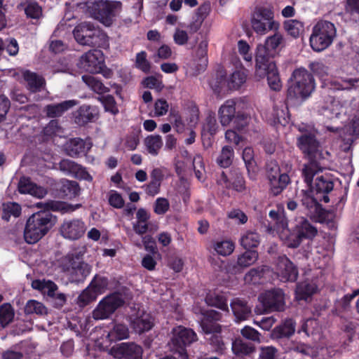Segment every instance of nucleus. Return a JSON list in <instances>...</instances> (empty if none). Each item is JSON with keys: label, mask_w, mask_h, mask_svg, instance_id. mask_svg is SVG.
<instances>
[{"label": "nucleus", "mask_w": 359, "mask_h": 359, "mask_svg": "<svg viewBox=\"0 0 359 359\" xmlns=\"http://www.w3.org/2000/svg\"><path fill=\"white\" fill-rule=\"evenodd\" d=\"M36 207L45 210L32 214L27 219L24 230L25 241L34 244L41 240L53 226L55 218L48 210L53 208L52 203H36Z\"/></svg>", "instance_id": "obj_1"}, {"label": "nucleus", "mask_w": 359, "mask_h": 359, "mask_svg": "<svg viewBox=\"0 0 359 359\" xmlns=\"http://www.w3.org/2000/svg\"><path fill=\"white\" fill-rule=\"evenodd\" d=\"M315 89L313 76L304 68L295 69L289 80L287 97L305 100Z\"/></svg>", "instance_id": "obj_2"}, {"label": "nucleus", "mask_w": 359, "mask_h": 359, "mask_svg": "<svg viewBox=\"0 0 359 359\" xmlns=\"http://www.w3.org/2000/svg\"><path fill=\"white\" fill-rule=\"evenodd\" d=\"M336 36L337 29L333 23L319 20L312 27L309 43L314 51L322 52L332 45Z\"/></svg>", "instance_id": "obj_3"}, {"label": "nucleus", "mask_w": 359, "mask_h": 359, "mask_svg": "<svg viewBox=\"0 0 359 359\" xmlns=\"http://www.w3.org/2000/svg\"><path fill=\"white\" fill-rule=\"evenodd\" d=\"M253 30L260 35H264L271 30L277 31L279 23L274 20V13L271 8L266 7L256 8L251 18Z\"/></svg>", "instance_id": "obj_4"}, {"label": "nucleus", "mask_w": 359, "mask_h": 359, "mask_svg": "<svg viewBox=\"0 0 359 359\" xmlns=\"http://www.w3.org/2000/svg\"><path fill=\"white\" fill-rule=\"evenodd\" d=\"M58 266L74 280L86 277L90 273V266L73 254H68L58 260Z\"/></svg>", "instance_id": "obj_5"}, {"label": "nucleus", "mask_w": 359, "mask_h": 359, "mask_svg": "<svg viewBox=\"0 0 359 359\" xmlns=\"http://www.w3.org/2000/svg\"><path fill=\"white\" fill-rule=\"evenodd\" d=\"M121 9V3L116 1H100L93 4L91 15L105 26H110Z\"/></svg>", "instance_id": "obj_6"}, {"label": "nucleus", "mask_w": 359, "mask_h": 359, "mask_svg": "<svg viewBox=\"0 0 359 359\" xmlns=\"http://www.w3.org/2000/svg\"><path fill=\"white\" fill-rule=\"evenodd\" d=\"M75 40L81 45L95 46L100 45L99 39H104L105 34L90 22H82L73 30Z\"/></svg>", "instance_id": "obj_7"}, {"label": "nucleus", "mask_w": 359, "mask_h": 359, "mask_svg": "<svg viewBox=\"0 0 359 359\" xmlns=\"http://www.w3.org/2000/svg\"><path fill=\"white\" fill-rule=\"evenodd\" d=\"M196 339V334L192 330L178 326L172 330V337L170 343V349L177 353L182 358L187 359L185 348Z\"/></svg>", "instance_id": "obj_8"}, {"label": "nucleus", "mask_w": 359, "mask_h": 359, "mask_svg": "<svg viewBox=\"0 0 359 359\" xmlns=\"http://www.w3.org/2000/svg\"><path fill=\"white\" fill-rule=\"evenodd\" d=\"M284 37L282 34L276 32L273 35L268 36L264 45L260 44L257 48L256 62L259 67L264 65V61H272L277 48L284 44Z\"/></svg>", "instance_id": "obj_9"}, {"label": "nucleus", "mask_w": 359, "mask_h": 359, "mask_svg": "<svg viewBox=\"0 0 359 359\" xmlns=\"http://www.w3.org/2000/svg\"><path fill=\"white\" fill-rule=\"evenodd\" d=\"M121 295L114 293L103 298L93 311V317L96 320L108 318L123 304Z\"/></svg>", "instance_id": "obj_10"}, {"label": "nucleus", "mask_w": 359, "mask_h": 359, "mask_svg": "<svg viewBox=\"0 0 359 359\" xmlns=\"http://www.w3.org/2000/svg\"><path fill=\"white\" fill-rule=\"evenodd\" d=\"M297 145L311 160L318 161L325 158L320 143L312 133H304L299 136L297 139Z\"/></svg>", "instance_id": "obj_11"}, {"label": "nucleus", "mask_w": 359, "mask_h": 359, "mask_svg": "<svg viewBox=\"0 0 359 359\" xmlns=\"http://www.w3.org/2000/svg\"><path fill=\"white\" fill-rule=\"evenodd\" d=\"M264 65L259 67L256 62L255 76L259 79L267 76L268 84L271 89L278 91L282 88V82L279 77L276 64L273 61H264Z\"/></svg>", "instance_id": "obj_12"}, {"label": "nucleus", "mask_w": 359, "mask_h": 359, "mask_svg": "<svg viewBox=\"0 0 359 359\" xmlns=\"http://www.w3.org/2000/svg\"><path fill=\"white\" fill-rule=\"evenodd\" d=\"M86 225L81 219H65L60 228L62 236L69 241L81 238L86 233Z\"/></svg>", "instance_id": "obj_13"}, {"label": "nucleus", "mask_w": 359, "mask_h": 359, "mask_svg": "<svg viewBox=\"0 0 359 359\" xmlns=\"http://www.w3.org/2000/svg\"><path fill=\"white\" fill-rule=\"evenodd\" d=\"M104 66L102 53L98 50H92L83 54L79 60V67L85 72L97 74Z\"/></svg>", "instance_id": "obj_14"}, {"label": "nucleus", "mask_w": 359, "mask_h": 359, "mask_svg": "<svg viewBox=\"0 0 359 359\" xmlns=\"http://www.w3.org/2000/svg\"><path fill=\"white\" fill-rule=\"evenodd\" d=\"M247 75L245 71L236 70L233 72L226 80L221 74L219 79L217 80L212 79L210 81V86L216 93L219 92L220 88L225 83H227V86L229 89L237 90L245 83Z\"/></svg>", "instance_id": "obj_15"}, {"label": "nucleus", "mask_w": 359, "mask_h": 359, "mask_svg": "<svg viewBox=\"0 0 359 359\" xmlns=\"http://www.w3.org/2000/svg\"><path fill=\"white\" fill-rule=\"evenodd\" d=\"M109 353L118 359H142V348L133 342L121 343L113 346Z\"/></svg>", "instance_id": "obj_16"}, {"label": "nucleus", "mask_w": 359, "mask_h": 359, "mask_svg": "<svg viewBox=\"0 0 359 359\" xmlns=\"http://www.w3.org/2000/svg\"><path fill=\"white\" fill-rule=\"evenodd\" d=\"M275 273L283 282H294L298 276L297 267L286 256H281L278 258L275 266Z\"/></svg>", "instance_id": "obj_17"}, {"label": "nucleus", "mask_w": 359, "mask_h": 359, "mask_svg": "<svg viewBox=\"0 0 359 359\" xmlns=\"http://www.w3.org/2000/svg\"><path fill=\"white\" fill-rule=\"evenodd\" d=\"M259 300L264 311H282L284 309V294L280 289H273L262 293L259 295Z\"/></svg>", "instance_id": "obj_18"}, {"label": "nucleus", "mask_w": 359, "mask_h": 359, "mask_svg": "<svg viewBox=\"0 0 359 359\" xmlns=\"http://www.w3.org/2000/svg\"><path fill=\"white\" fill-rule=\"evenodd\" d=\"M131 327L137 333L149 331L153 327L152 318L149 313L143 309L134 311L129 317Z\"/></svg>", "instance_id": "obj_19"}, {"label": "nucleus", "mask_w": 359, "mask_h": 359, "mask_svg": "<svg viewBox=\"0 0 359 359\" xmlns=\"http://www.w3.org/2000/svg\"><path fill=\"white\" fill-rule=\"evenodd\" d=\"M221 319V314L215 311L209 310L203 313L201 319V327L206 334L219 333L221 331V326L216 322Z\"/></svg>", "instance_id": "obj_20"}, {"label": "nucleus", "mask_w": 359, "mask_h": 359, "mask_svg": "<svg viewBox=\"0 0 359 359\" xmlns=\"http://www.w3.org/2000/svg\"><path fill=\"white\" fill-rule=\"evenodd\" d=\"M292 170L290 165H286L285 172L269 180L270 191L273 196L279 195L289 184L290 179L288 172Z\"/></svg>", "instance_id": "obj_21"}, {"label": "nucleus", "mask_w": 359, "mask_h": 359, "mask_svg": "<svg viewBox=\"0 0 359 359\" xmlns=\"http://www.w3.org/2000/svg\"><path fill=\"white\" fill-rule=\"evenodd\" d=\"M236 115V102L233 100H226L218 109V118L224 127L233 122Z\"/></svg>", "instance_id": "obj_22"}, {"label": "nucleus", "mask_w": 359, "mask_h": 359, "mask_svg": "<svg viewBox=\"0 0 359 359\" xmlns=\"http://www.w3.org/2000/svg\"><path fill=\"white\" fill-rule=\"evenodd\" d=\"M22 76L26 82V86L32 93L40 91L45 86V79L37 74L29 70L21 71Z\"/></svg>", "instance_id": "obj_23"}, {"label": "nucleus", "mask_w": 359, "mask_h": 359, "mask_svg": "<svg viewBox=\"0 0 359 359\" xmlns=\"http://www.w3.org/2000/svg\"><path fill=\"white\" fill-rule=\"evenodd\" d=\"M98 112L95 107L90 105H82L76 111L75 114V122L81 126L93 121L97 117Z\"/></svg>", "instance_id": "obj_24"}, {"label": "nucleus", "mask_w": 359, "mask_h": 359, "mask_svg": "<svg viewBox=\"0 0 359 359\" xmlns=\"http://www.w3.org/2000/svg\"><path fill=\"white\" fill-rule=\"evenodd\" d=\"M18 191L21 194H29L38 198H43L46 194V191L40 187H37L27 177H22L18 183Z\"/></svg>", "instance_id": "obj_25"}, {"label": "nucleus", "mask_w": 359, "mask_h": 359, "mask_svg": "<svg viewBox=\"0 0 359 359\" xmlns=\"http://www.w3.org/2000/svg\"><path fill=\"white\" fill-rule=\"evenodd\" d=\"M77 104L78 102L75 100H66L59 104L47 105L45 111L48 117L55 118L62 116L65 111Z\"/></svg>", "instance_id": "obj_26"}, {"label": "nucleus", "mask_w": 359, "mask_h": 359, "mask_svg": "<svg viewBox=\"0 0 359 359\" xmlns=\"http://www.w3.org/2000/svg\"><path fill=\"white\" fill-rule=\"evenodd\" d=\"M231 307L237 321L245 320L251 314V306L241 299H233L231 302Z\"/></svg>", "instance_id": "obj_27"}, {"label": "nucleus", "mask_w": 359, "mask_h": 359, "mask_svg": "<svg viewBox=\"0 0 359 359\" xmlns=\"http://www.w3.org/2000/svg\"><path fill=\"white\" fill-rule=\"evenodd\" d=\"M232 180V178L229 180L228 176L223 172L220 176L219 182L222 185L225 186L226 188L233 189L237 191H242L245 189V181L240 173L235 172V177L233 181Z\"/></svg>", "instance_id": "obj_28"}, {"label": "nucleus", "mask_w": 359, "mask_h": 359, "mask_svg": "<svg viewBox=\"0 0 359 359\" xmlns=\"http://www.w3.org/2000/svg\"><path fill=\"white\" fill-rule=\"evenodd\" d=\"M294 229L299 233L302 239H313L318 233L317 229L308 220L304 219H301L298 224H297Z\"/></svg>", "instance_id": "obj_29"}, {"label": "nucleus", "mask_w": 359, "mask_h": 359, "mask_svg": "<svg viewBox=\"0 0 359 359\" xmlns=\"http://www.w3.org/2000/svg\"><path fill=\"white\" fill-rule=\"evenodd\" d=\"M212 246L217 255L223 257L231 255L235 249V243L229 239L214 241Z\"/></svg>", "instance_id": "obj_30"}, {"label": "nucleus", "mask_w": 359, "mask_h": 359, "mask_svg": "<svg viewBox=\"0 0 359 359\" xmlns=\"http://www.w3.org/2000/svg\"><path fill=\"white\" fill-rule=\"evenodd\" d=\"M32 287L34 290L41 291L50 297H55L57 290V285L51 280H34L32 282Z\"/></svg>", "instance_id": "obj_31"}, {"label": "nucleus", "mask_w": 359, "mask_h": 359, "mask_svg": "<svg viewBox=\"0 0 359 359\" xmlns=\"http://www.w3.org/2000/svg\"><path fill=\"white\" fill-rule=\"evenodd\" d=\"M18 9H23L27 18L39 19L42 15L41 7L35 1H26L18 6Z\"/></svg>", "instance_id": "obj_32"}, {"label": "nucleus", "mask_w": 359, "mask_h": 359, "mask_svg": "<svg viewBox=\"0 0 359 359\" xmlns=\"http://www.w3.org/2000/svg\"><path fill=\"white\" fill-rule=\"evenodd\" d=\"M260 243V236L255 231L248 230L241 234L240 244L245 249L256 248Z\"/></svg>", "instance_id": "obj_33"}, {"label": "nucleus", "mask_w": 359, "mask_h": 359, "mask_svg": "<svg viewBox=\"0 0 359 359\" xmlns=\"http://www.w3.org/2000/svg\"><path fill=\"white\" fill-rule=\"evenodd\" d=\"M208 41L206 40H203L197 46L196 57L198 62L197 70L198 72L203 71L208 65Z\"/></svg>", "instance_id": "obj_34"}, {"label": "nucleus", "mask_w": 359, "mask_h": 359, "mask_svg": "<svg viewBox=\"0 0 359 359\" xmlns=\"http://www.w3.org/2000/svg\"><path fill=\"white\" fill-rule=\"evenodd\" d=\"M295 331V323L292 319L286 320L282 325L274 328L272 335L275 338L289 337Z\"/></svg>", "instance_id": "obj_35"}, {"label": "nucleus", "mask_w": 359, "mask_h": 359, "mask_svg": "<svg viewBox=\"0 0 359 359\" xmlns=\"http://www.w3.org/2000/svg\"><path fill=\"white\" fill-rule=\"evenodd\" d=\"M231 349L233 353L238 356L247 355L255 351L252 344L245 342L241 338H236L232 341Z\"/></svg>", "instance_id": "obj_36"}, {"label": "nucleus", "mask_w": 359, "mask_h": 359, "mask_svg": "<svg viewBox=\"0 0 359 359\" xmlns=\"http://www.w3.org/2000/svg\"><path fill=\"white\" fill-rule=\"evenodd\" d=\"M317 286L314 283L304 281L297 285L296 288V298L298 300H306L311 295L316 292Z\"/></svg>", "instance_id": "obj_37"}, {"label": "nucleus", "mask_w": 359, "mask_h": 359, "mask_svg": "<svg viewBox=\"0 0 359 359\" xmlns=\"http://www.w3.org/2000/svg\"><path fill=\"white\" fill-rule=\"evenodd\" d=\"M285 32L293 38H298L304 31V23L298 20L291 19L284 22Z\"/></svg>", "instance_id": "obj_38"}, {"label": "nucleus", "mask_w": 359, "mask_h": 359, "mask_svg": "<svg viewBox=\"0 0 359 359\" xmlns=\"http://www.w3.org/2000/svg\"><path fill=\"white\" fill-rule=\"evenodd\" d=\"M144 145L147 151L152 156L158 155L163 146L162 138L158 135H151L144 139Z\"/></svg>", "instance_id": "obj_39"}, {"label": "nucleus", "mask_w": 359, "mask_h": 359, "mask_svg": "<svg viewBox=\"0 0 359 359\" xmlns=\"http://www.w3.org/2000/svg\"><path fill=\"white\" fill-rule=\"evenodd\" d=\"M280 236L285 245L292 248H297L302 240L295 229L292 232H290L289 230H286L285 232H280Z\"/></svg>", "instance_id": "obj_40"}, {"label": "nucleus", "mask_w": 359, "mask_h": 359, "mask_svg": "<svg viewBox=\"0 0 359 359\" xmlns=\"http://www.w3.org/2000/svg\"><path fill=\"white\" fill-rule=\"evenodd\" d=\"M233 158L234 151L233 148L230 146H224L217 158V163L222 168H228L231 165Z\"/></svg>", "instance_id": "obj_41"}, {"label": "nucleus", "mask_w": 359, "mask_h": 359, "mask_svg": "<svg viewBox=\"0 0 359 359\" xmlns=\"http://www.w3.org/2000/svg\"><path fill=\"white\" fill-rule=\"evenodd\" d=\"M258 259V253L255 250H247L238 257L237 265L245 268L252 265Z\"/></svg>", "instance_id": "obj_42"}, {"label": "nucleus", "mask_w": 359, "mask_h": 359, "mask_svg": "<svg viewBox=\"0 0 359 359\" xmlns=\"http://www.w3.org/2000/svg\"><path fill=\"white\" fill-rule=\"evenodd\" d=\"M129 330L126 325L123 324L115 325L113 329L108 332L107 337L109 341L122 340L128 338Z\"/></svg>", "instance_id": "obj_43"}, {"label": "nucleus", "mask_w": 359, "mask_h": 359, "mask_svg": "<svg viewBox=\"0 0 359 359\" xmlns=\"http://www.w3.org/2000/svg\"><path fill=\"white\" fill-rule=\"evenodd\" d=\"M2 219L8 221L11 216L19 217L21 213V207L19 204L13 202H8L2 205Z\"/></svg>", "instance_id": "obj_44"}, {"label": "nucleus", "mask_w": 359, "mask_h": 359, "mask_svg": "<svg viewBox=\"0 0 359 359\" xmlns=\"http://www.w3.org/2000/svg\"><path fill=\"white\" fill-rule=\"evenodd\" d=\"M82 80L91 90L98 94H102L108 91V88L93 76L83 75Z\"/></svg>", "instance_id": "obj_45"}, {"label": "nucleus", "mask_w": 359, "mask_h": 359, "mask_svg": "<svg viewBox=\"0 0 359 359\" xmlns=\"http://www.w3.org/2000/svg\"><path fill=\"white\" fill-rule=\"evenodd\" d=\"M14 316V309L9 303H5L0 306V324L3 327H6L11 323Z\"/></svg>", "instance_id": "obj_46"}, {"label": "nucleus", "mask_w": 359, "mask_h": 359, "mask_svg": "<svg viewBox=\"0 0 359 359\" xmlns=\"http://www.w3.org/2000/svg\"><path fill=\"white\" fill-rule=\"evenodd\" d=\"M86 151L85 142L79 138L72 140L67 148L68 154L72 157L79 156Z\"/></svg>", "instance_id": "obj_47"}, {"label": "nucleus", "mask_w": 359, "mask_h": 359, "mask_svg": "<svg viewBox=\"0 0 359 359\" xmlns=\"http://www.w3.org/2000/svg\"><path fill=\"white\" fill-rule=\"evenodd\" d=\"M25 312L27 314L46 315L47 314L46 307L41 303L34 299L29 300L25 307Z\"/></svg>", "instance_id": "obj_48"}, {"label": "nucleus", "mask_w": 359, "mask_h": 359, "mask_svg": "<svg viewBox=\"0 0 359 359\" xmlns=\"http://www.w3.org/2000/svg\"><path fill=\"white\" fill-rule=\"evenodd\" d=\"M205 302L209 306H215L224 311L228 310L226 300L222 295L215 293H209L205 297Z\"/></svg>", "instance_id": "obj_49"}, {"label": "nucleus", "mask_w": 359, "mask_h": 359, "mask_svg": "<svg viewBox=\"0 0 359 359\" xmlns=\"http://www.w3.org/2000/svg\"><path fill=\"white\" fill-rule=\"evenodd\" d=\"M333 182L329 176H318L315 182V189L318 192L328 193L333 189Z\"/></svg>", "instance_id": "obj_50"}, {"label": "nucleus", "mask_w": 359, "mask_h": 359, "mask_svg": "<svg viewBox=\"0 0 359 359\" xmlns=\"http://www.w3.org/2000/svg\"><path fill=\"white\" fill-rule=\"evenodd\" d=\"M89 286L98 296L107 290L108 287V280L105 277L95 276L91 280Z\"/></svg>", "instance_id": "obj_51"}, {"label": "nucleus", "mask_w": 359, "mask_h": 359, "mask_svg": "<svg viewBox=\"0 0 359 359\" xmlns=\"http://www.w3.org/2000/svg\"><path fill=\"white\" fill-rule=\"evenodd\" d=\"M218 129L216 118L212 115H209L206 118L203 126L202 136L205 137L207 135H215Z\"/></svg>", "instance_id": "obj_52"}, {"label": "nucleus", "mask_w": 359, "mask_h": 359, "mask_svg": "<svg viewBox=\"0 0 359 359\" xmlns=\"http://www.w3.org/2000/svg\"><path fill=\"white\" fill-rule=\"evenodd\" d=\"M59 168L65 174L75 175L79 171L80 165L69 159H63L60 162Z\"/></svg>", "instance_id": "obj_53"}, {"label": "nucleus", "mask_w": 359, "mask_h": 359, "mask_svg": "<svg viewBox=\"0 0 359 359\" xmlns=\"http://www.w3.org/2000/svg\"><path fill=\"white\" fill-rule=\"evenodd\" d=\"M147 54L145 51H141L136 55L135 66L144 73H148L151 69V63L147 60Z\"/></svg>", "instance_id": "obj_54"}, {"label": "nucleus", "mask_w": 359, "mask_h": 359, "mask_svg": "<svg viewBox=\"0 0 359 359\" xmlns=\"http://www.w3.org/2000/svg\"><path fill=\"white\" fill-rule=\"evenodd\" d=\"M320 169L318 168V165L313 163L305 165L302 170V175L304 177V180L309 186L311 185L313 178Z\"/></svg>", "instance_id": "obj_55"}, {"label": "nucleus", "mask_w": 359, "mask_h": 359, "mask_svg": "<svg viewBox=\"0 0 359 359\" xmlns=\"http://www.w3.org/2000/svg\"><path fill=\"white\" fill-rule=\"evenodd\" d=\"M62 191L69 198L76 196L80 191L79 184L75 181L66 180L63 182Z\"/></svg>", "instance_id": "obj_56"}, {"label": "nucleus", "mask_w": 359, "mask_h": 359, "mask_svg": "<svg viewBox=\"0 0 359 359\" xmlns=\"http://www.w3.org/2000/svg\"><path fill=\"white\" fill-rule=\"evenodd\" d=\"M97 297V294L88 285L79 296V302L81 306H84L89 303L95 301Z\"/></svg>", "instance_id": "obj_57"}, {"label": "nucleus", "mask_w": 359, "mask_h": 359, "mask_svg": "<svg viewBox=\"0 0 359 359\" xmlns=\"http://www.w3.org/2000/svg\"><path fill=\"white\" fill-rule=\"evenodd\" d=\"M108 202L114 208H123L125 201L122 196L115 190H110L107 194Z\"/></svg>", "instance_id": "obj_58"}, {"label": "nucleus", "mask_w": 359, "mask_h": 359, "mask_svg": "<svg viewBox=\"0 0 359 359\" xmlns=\"http://www.w3.org/2000/svg\"><path fill=\"white\" fill-rule=\"evenodd\" d=\"M142 83L144 87L155 89L157 91H161L164 87L161 75L148 76L143 80Z\"/></svg>", "instance_id": "obj_59"}, {"label": "nucleus", "mask_w": 359, "mask_h": 359, "mask_svg": "<svg viewBox=\"0 0 359 359\" xmlns=\"http://www.w3.org/2000/svg\"><path fill=\"white\" fill-rule=\"evenodd\" d=\"M250 116L238 112L233 121L234 127L238 130H243L250 123Z\"/></svg>", "instance_id": "obj_60"}, {"label": "nucleus", "mask_w": 359, "mask_h": 359, "mask_svg": "<svg viewBox=\"0 0 359 359\" xmlns=\"http://www.w3.org/2000/svg\"><path fill=\"white\" fill-rule=\"evenodd\" d=\"M227 216L238 224H244L248 222V216L239 209L231 210L227 213Z\"/></svg>", "instance_id": "obj_61"}, {"label": "nucleus", "mask_w": 359, "mask_h": 359, "mask_svg": "<svg viewBox=\"0 0 359 359\" xmlns=\"http://www.w3.org/2000/svg\"><path fill=\"white\" fill-rule=\"evenodd\" d=\"M241 333L243 337L254 341H260L259 332L250 326H245L241 330Z\"/></svg>", "instance_id": "obj_62"}, {"label": "nucleus", "mask_w": 359, "mask_h": 359, "mask_svg": "<svg viewBox=\"0 0 359 359\" xmlns=\"http://www.w3.org/2000/svg\"><path fill=\"white\" fill-rule=\"evenodd\" d=\"M23 356V353L20 348V345H15L10 349L4 352L2 357L3 359H21Z\"/></svg>", "instance_id": "obj_63"}, {"label": "nucleus", "mask_w": 359, "mask_h": 359, "mask_svg": "<svg viewBox=\"0 0 359 359\" xmlns=\"http://www.w3.org/2000/svg\"><path fill=\"white\" fill-rule=\"evenodd\" d=\"M189 39L188 33L182 29L176 28L173 34L175 43L179 46L185 45Z\"/></svg>", "instance_id": "obj_64"}]
</instances>
